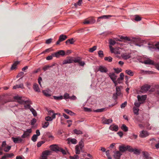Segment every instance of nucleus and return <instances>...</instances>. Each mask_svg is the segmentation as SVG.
Wrapping results in <instances>:
<instances>
[{
	"mask_svg": "<svg viewBox=\"0 0 159 159\" xmlns=\"http://www.w3.org/2000/svg\"><path fill=\"white\" fill-rule=\"evenodd\" d=\"M66 53L64 51L60 50L58 51L53 53V56L57 58H58L60 56H64L65 55Z\"/></svg>",
	"mask_w": 159,
	"mask_h": 159,
	"instance_id": "4",
	"label": "nucleus"
},
{
	"mask_svg": "<svg viewBox=\"0 0 159 159\" xmlns=\"http://www.w3.org/2000/svg\"><path fill=\"white\" fill-rule=\"evenodd\" d=\"M63 98L66 100L68 99H70V96H69V94L67 93H65L63 96Z\"/></svg>",
	"mask_w": 159,
	"mask_h": 159,
	"instance_id": "50",
	"label": "nucleus"
},
{
	"mask_svg": "<svg viewBox=\"0 0 159 159\" xmlns=\"http://www.w3.org/2000/svg\"><path fill=\"white\" fill-rule=\"evenodd\" d=\"M149 135V133L147 131L142 130L140 132L139 136L142 138H143L148 136Z\"/></svg>",
	"mask_w": 159,
	"mask_h": 159,
	"instance_id": "16",
	"label": "nucleus"
},
{
	"mask_svg": "<svg viewBox=\"0 0 159 159\" xmlns=\"http://www.w3.org/2000/svg\"><path fill=\"white\" fill-rule=\"evenodd\" d=\"M55 65V64H52L51 65L45 66L43 67V70H44V71H45L47 70L49 68L52 67Z\"/></svg>",
	"mask_w": 159,
	"mask_h": 159,
	"instance_id": "29",
	"label": "nucleus"
},
{
	"mask_svg": "<svg viewBox=\"0 0 159 159\" xmlns=\"http://www.w3.org/2000/svg\"><path fill=\"white\" fill-rule=\"evenodd\" d=\"M116 93L115 94H114L113 97L115 98H116L117 96L120 95L121 94V91L120 88L119 86H116Z\"/></svg>",
	"mask_w": 159,
	"mask_h": 159,
	"instance_id": "14",
	"label": "nucleus"
},
{
	"mask_svg": "<svg viewBox=\"0 0 159 159\" xmlns=\"http://www.w3.org/2000/svg\"><path fill=\"white\" fill-rule=\"evenodd\" d=\"M58 151L61 152L64 155H66V152L64 150L61 148L60 147Z\"/></svg>",
	"mask_w": 159,
	"mask_h": 159,
	"instance_id": "57",
	"label": "nucleus"
},
{
	"mask_svg": "<svg viewBox=\"0 0 159 159\" xmlns=\"http://www.w3.org/2000/svg\"><path fill=\"white\" fill-rule=\"evenodd\" d=\"M114 70L115 72L117 74L121 72L122 71V70L120 68H114Z\"/></svg>",
	"mask_w": 159,
	"mask_h": 159,
	"instance_id": "60",
	"label": "nucleus"
},
{
	"mask_svg": "<svg viewBox=\"0 0 159 159\" xmlns=\"http://www.w3.org/2000/svg\"><path fill=\"white\" fill-rule=\"evenodd\" d=\"M98 56L102 58L104 56V54L103 53V52L102 50L99 51L98 52Z\"/></svg>",
	"mask_w": 159,
	"mask_h": 159,
	"instance_id": "51",
	"label": "nucleus"
},
{
	"mask_svg": "<svg viewBox=\"0 0 159 159\" xmlns=\"http://www.w3.org/2000/svg\"><path fill=\"white\" fill-rule=\"evenodd\" d=\"M109 48L111 53H114L116 54H118L119 52L117 50V49L116 48H114L111 46H109Z\"/></svg>",
	"mask_w": 159,
	"mask_h": 159,
	"instance_id": "26",
	"label": "nucleus"
},
{
	"mask_svg": "<svg viewBox=\"0 0 159 159\" xmlns=\"http://www.w3.org/2000/svg\"><path fill=\"white\" fill-rule=\"evenodd\" d=\"M12 140L15 143H18L22 142L23 140L21 137L17 136L16 137H12L11 138Z\"/></svg>",
	"mask_w": 159,
	"mask_h": 159,
	"instance_id": "5",
	"label": "nucleus"
},
{
	"mask_svg": "<svg viewBox=\"0 0 159 159\" xmlns=\"http://www.w3.org/2000/svg\"><path fill=\"white\" fill-rule=\"evenodd\" d=\"M51 152L50 151H46L43 152V155L47 156L50 155Z\"/></svg>",
	"mask_w": 159,
	"mask_h": 159,
	"instance_id": "54",
	"label": "nucleus"
},
{
	"mask_svg": "<svg viewBox=\"0 0 159 159\" xmlns=\"http://www.w3.org/2000/svg\"><path fill=\"white\" fill-rule=\"evenodd\" d=\"M98 70L102 73H107L108 71V70L105 66H100L98 68Z\"/></svg>",
	"mask_w": 159,
	"mask_h": 159,
	"instance_id": "17",
	"label": "nucleus"
},
{
	"mask_svg": "<svg viewBox=\"0 0 159 159\" xmlns=\"http://www.w3.org/2000/svg\"><path fill=\"white\" fill-rule=\"evenodd\" d=\"M64 110L66 113L71 116H73L75 115V113H74L68 109H64Z\"/></svg>",
	"mask_w": 159,
	"mask_h": 159,
	"instance_id": "35",
	"label": "nucleus"
},
{
	"mask_svg": "<svg viewBox=\"0 0 159 159\" xmlns=\"http://www.w3.org/2000/svg\"><path fill=\"white\" fill-rule=\"evenodd\" d=\"M142 103L139 101V102H137V101H136L135 102H134V105H135V107H137V108H138L140 107V105L142 104Z\"/></svg>",
	"mask_w": 159,
	"mask_h": 159,
	"instance_id": "52",
	"label": "nucleus"
},
{
	"mask_svg": "<svg viewBox=\"0 0 159 159\" xmlns=\"http://www.w3.org/2000/svg\"><path fill=\"white\" fill-rule=\"evenodd\" d=\"M127 102L126 101L124 102V103H122L120 105V107L121 108H123L125 107L127 105Z\"/></svg>",
	"mask_w": 159,
	"mask_h": 159,
	"instance_id": "64",
	"label": "nucleus"
},
{
	"mask_svg": "<svg viewBox=\"0 0 159 159\" xmlns=\"http://www.w3.org/2000/svg\"><path fill=\"white\" fill-rule=\"evenodd\" d=\"M19 63V61H15L12 65L11 67V70H13L15 69L17 65Z\"/></svg>",
	"mask_w": 159,
	"mask_h": 159,
	"instance_id": "32",
	"label": "nucleus"
},
{
	"mask_svg": "<svg viewBox=\"0 0 159 159\" xmlns=\"http://www.w3.org/2000/svg\"><path fill=\"white\" fill-rule=\"evenodd\" d=\"M129 152H133L134 153L136 154H139L140 152L139 150L136 148L134 149L131 146V148H130Z\"/></svg>",
	"mask_w": 159,
	"mask_h": 159,
	"instance_id": "24",
	"label": "nucleus"
},
{
	"mask_svg": "<svg viewBox=\"0 0 159 159\" xmlns=\"http://www.w3.org/2000/svg\"><path fill=\"white\" fill-rule=\"evenodd\" d=\"M67 143L69 144H75L77 143V140L75 138H68L67 139Z\"/></svg>",
	"mask_w": 159,
	"mask_h": 159,
	"instance_id": "12",
	"label": "nucleus"
},
{
	"mask_svg": "<svg viewBox=\"0 0 159 159\" xmlns=\"http://www.w3.org/2000/svg\"><path fill=\"white\" fill-rule=\"evenodd\" d=\"M118 127L117 125H112L110 126L109 127V129L112 131L116 132L118 130Z\"/></svg>",
	"mask_w": 159,
	"mask_h": 159,
	"instance_id": "19",
	"label": "nucleus"
},
{
	"mask_svg": "<svg viewBox=\"0 0 159 159\" xmlns=\"http://www.w3.org/2000/svg\"><path fill=\"white\" fill-rule=\"evenodd\" d=\"M53 98L54 99L57 100H61L63 99V96L62 95L59 96H54Z\"/></svg>",
	"mask_w": 159,
	"mask_h": 159,
	"instance_id": "38",
	"label": "nucleus"
},
{
	"mask_svg": "<svg viewBox=\"0 0 159 159\" xmlns=\"http://www.w3.org/2000/svg\"><path fill=\"white\" fill-rule=\"evenodd\" d=\"M148 47L150 50L159 51V42L153 44L148 43Z\"/></svg>",
	"mask_w": 159,
	"mask_h": 159,
	"instance_id": "2",
	"label": "nucleus"
},
{
	"mask_svg": "<svg viewBox=\"0 0 159 159\" xmlns=\"http://www.w3.org/2000/svg\"><path fill=\"white\" fill-rule=\"evenodd\" d=\"M50 148L52 150L55 152H57L60 147L56 145H52L50 146Z\"/></svg>",
	"mask_w": 159,
	"mask_h": 159,
	"instance_id": "22",
	"label": "nucleus"
},
{
	"mask_svg": "<svg viewBox=\"0 0 159 159\" xmlns=\"http://www.w3.org/2000/svg\"><path fill=\"white\" fill-rule=\"evenodd\" d=\"M113 16H114L111 15H103L98 17L97 21V22L100 21V19H107Z\"/></svg>",
	"mask_w": 159,
	"mask_h": 159,
	"instance_id": "18",
	"label": "nucleus"
},
{
	"mask_svg": "<svg viewBox=\"0 0 159 159\" xmlns=\"http://www.w3.org/2000/svg\"><path fill=\"white\" fill-rule=\"evenodd\" d=\"M135 20L136 21H139L141 20V18L138 15L135 16Z\"/></svg>",
	"mask_w": 159,
	"mask_h": 159,
	"instance_id": "55",
	"label": "nucleus"
},
{
	"mask_svg": "<svg viewBox=\"0 0 159 159\" xmlns=\"http://www.w3.org/2000/svg\"><path fill=\"white\" fill-rule=\"evenodd\" d=\"M33 89L36 92H40V90L39 87L38 85L36 83L34 84L33 85Z\"/></svg>",
	"mask_w": 159,
	"mask_h": 159,
	"instance_id": "27",
	"label": "nucleus"
},
{
	"mask_svg": "<svg viewBox=\"0 0 159 159\" xmlns=\"http://www.w3.org/2000/svg\"><path fill=\"white\" fill-rule=\"evenodd\" d=\"M38 138V136H37L35 134L33 135L31 138V140L34 142H35L37 141Z\"/></svg>",
	"mask_w": 159,
	"mask_h": 159,
	"instance_id": "49",
	"label": "nucleus"
},
{
	"mask_svg": "<svg viewBox=\"0 0 159 159\" xmlns=\"http://www.w3.org/2000/svg\"><path fill=\"white\" fill-rule=\"evenodd\" d=\"M139 109L138 108L136 107H134L133 108V111L134 114L137 115H138Z\"/></svg>",
	"mask_w": 159,
	"mask_h": 159,
	"instance_id": "33",
	"label": "nucleus"
},
{
	"mask_svg": "<svg viewBox=\"0 0 159 159\" xmlns=\"http://www.w3.org/2000/svg\"><path fill=\"white\" fill-rule=\"evenodd\" d=\"M157 141L155 139L152 138V139H150L149 141V143L151 144L152 145H155Z\"/></svg>",
	"mask_w": 159,
	"mask_h": 159,
	"instance_id": "41",
	"label": "nucleus"
},
{
	"mask_svg": "<svg viewBox=\"0 0 159 159\" xmlns=\"http://www.w3.org/2000/svg\"><path fill=\"white\" fill-rule=\"evenodd\" d=\"M14 156V154L12 153L10 154L7 153L5 155L3 156V158H7L11 157Z\"/></svg>",
	"mask_w": 159,
	"mask_h": 159,
	"instance_id": "36",
	"label": "nucleus"
},
{
	"mask_svg": "<svg viewBox=\"0 0 159 159\" xmlns=\"http://www.w3.org/2000/svg\"><path fill=\"white\" fill-rule=\"evenodd\" d=\"M144 63L145 64H152L153 63V62L152 60H148L145 61H144Z\"/></svg>",
	"mask_w": 159,
	"mask_h": 159,
	"instance_id": "42",
	"label": "nucleus"
},
{
	"mask_svg": "<svg viewBox=\"0 0 159 159\" xmlns=\"http://www.w3.org/2000/svg\"><path fill=\"white\" fill-rule=\"evenodd\" d=\"M68 58L63 61L62 63L64 65L73 63V58L72 57H69Z\"/></svg>",
	"mask_w": 159,
	"mask_h": 159,
	"instance_id": "20",
	"label": "nucleus"
},
{
	"mask_svg": "<svg viewBox=\"0 0 159 159\" xmlns=\"http://www.w3.org/2000/svg\"><path fill=\"white\" fill-rule=\"evenodd\" d=\"M14 99L17 100V102L20 104H25L27 103H29V104L24 106L25 109H29L30 110V109L32 108L30 105V104H31V102L28 98L19 96L18 95L14 96Z\"/></svg>",
	"mask_w": 159,
	"mask_h": 159,
	"instance_id": "1",
	"label": "nucleus"
},
{
	"mask_svg": "<svg viewBox=\"0 0 159 159\" xmlns=\"http://www.w3.org/2000/svg\"><path fill=\"white\" fill-rule=\"evenodd\" d=\"M67 38V36L66 35L62 34L60 36L59 39V40L62 42L65 40Z\"/></svg>",
	"mask_w": 159,
	"mask_h": 159,
	"instance_id": "30",
	"label": "nucleus"
},
{
	"mask_svg": "<svg viewBox=\"0 0 159 159\" xmlns=\"http://www.w3.org/2000/svg\"><path fill=\"white\" fill-rule=\"evenodd\" d=\"M74 41H73V38L68 39L66 41V43L67 44L70 43V44H73L74 43Z\"/></svg>",
	"mask_w": 159,
	"mask_h": 159,
	"instance_id": "40",
	"label": "nucleus"
},
{
	"mask_svg": "<svg viewBox=\"0 0 159 159\" xmlns=\"http://www.w3.org/2000/svg\"><path fill=\"white\" fill-rule=\"evenodd\" d=\"M109 76L112 81L116 80L117 76L114 73H110Z\"/></svg>",
	"mask_w": 159,
	"mask_h": 159,
	"instance_id": "25",
	"label": "nucleus"
},
{
	"mask_svg": "<svg viewBox=\"0 0 159 159\" xmlns=\"http://www.w3.org/2000/svg\"><path fill=\"white\" fill-rule=\"evenodd\" d=\"M42 93L47 97H49L51 96V91L49 89L43 90Z\"/></svg>",
	"mask_w": 159,
	"mask_h": 159,
	"instance_id": "11",
	"label": "nucleus"
},
{
	"mask_svg": "<svg viewBox=\"0 0 159 159\" xmlns=\"http://www.w3.org/2000/svg\"><path fill=\"white\" fill-rule=\"evenodd\" d=\"M104 60L105 61H107L109 62H111L112 61V58L111 57H106L104 58Z\"/></svg>",
	"mask_w": 159,
	"mask_h": 159,
	"instance_id": "53",
	"label": "nucleus"
},
{
	"mask_svg": "<svg viewBox=\"0 0 159 159\" xmlns=\"http://www.w3.org/2000/svg\"><path fill=\"white\" fill-rule=\"evenodd\" d=\"M102 122L103 124L109 125L112 122V120L111 119H107L103 117L102 119Z\"/></svg>",
	"mask_w": 159,
	"mask_h": 159,
	"instance_id": "10",
	"label": "nucleus"
},
{
	"mask_svg": "<svg viewBox=\"0 0 159 159\" xmlns=\"http://www.w3.org/2000/svg\"><path fill=\"white\" fill-rule=\"evenodd\" d=\"M96 21V20L92 17L89 18L88 19H85L83 22L84 24H93Z\"/></svg>",
	"mask_w": 159,
	"mask_h": 159,
	"instance_id": "8",
	"label": "nucleus"
},
{
	"mask_svg": "<svg viewBox=\"0 0 159 159\" xmlns=\"http://www.w3.org/2000/svg\"><path fill=\"white\" fill-rule=\"evenodd\" d=\"M120 77L119 78H118L117 80V81H118V83H120L119 81L120 80H123L124 75L123 73H121L120 74Z\"/></svg>",
	"mask_w": 159,
	"mask_h": 159,
	"instance_id": "44",
	"label": "nucleus"
},
{
	"mask_svg": "<svg viewBox=\"0 0 159 159\" xmlns=\"http://www.w3.org/2000/svg\"><path fill=\"white\" fill-rule=\"evenodd\" d=\"M70 159H78L79 157L77 155H75L73 156H70Z\"/></svg>",
	"mask_w": 159,
	"mask_h": 159,
	"instance_id": "61",
	"label": "nucleus"
},
{
	"mask_svg": "<svg viewBox=\"0 0 159 159\" xmlns=\"http://www.w3.org/2000/svg\"><path fill=\"white\" fill-rule=\"evenodd\" d=\"M32 131V129H27L24 132L23 134L21 136V137L25 138L29 136Z\"/></svg>",
	"mask_w": 159,
	"mask_h": 159,
	"instance_id": "6",
	"label": "nucleus"
},
{
	"mask_svg": "<svg viewBox=\"0 0 159 159\" xmlns=\"http://www.w3.org/2000/svg\"><path fill=\"white\" fill-rule=\"evenodd\" d=\"M142 154L143 159H153L147 152H143Z\"/></svg>",
	"mask_w": 159,
	"mask_h": 159,
	"instance_id": "15",
	"label": "nucleus"
},
{
	"mask_svg": "<svg viewBox=\"0 0 159 159\" xmlns=\"http://www.w3.org/2000/svg\"><path fill=\"white\" fill-rule=\"evenodd\" d=\"M125 73L128 75L130 76H132L134 75V73L130 70H126L125 71Z\"/></svg>",
	"mask_w": 159,
	"mask_h": 159,
	"instance_id": "37",
	"label": "nucleus"
},
{
	"mask_svg": "<svg viewBox=\"0 0 159 159\" xmlns=\"http://www.w3.org/2000/svg\"><path fill=\"white\" fill-rule=\"evenodd\" d=\"M36 122V120L35 118L33 119L30 122V124L32 125H34Z\"/></svg>",
	"mask_w": 159,
	"mask_h": 159,
	"instance_id": "63",
	"label": "nucleus"
},
{
	"mask_svg": "<svg viewBox=\"0 0 159 159\" xmlns=\"http://www.w3.org/2000/svg\"><path fill=\"white\" fill-rule=\"evenodd\" d=\"M48 112V116H52V115H54L56 117V115H57V114H55L54 111L52 110H47Z\"/></svg>",
	"mask_w": 159,
	"mask_h": 159,
	"instance_id": "31",
	"label": "nucleus"
},
{
	"mask_svg": "<svg viewBox=\"0 0 159 159\" xmlns=\"http://www.w3.org/2000/svg\"><path fill=\"white\" fill-rule=\"evenodd\" d=\"M130 148H131V146L129 145L125 146L124 145H120L119 147L120 151L122 152H124L127 150L129 152Z\"/></svg>",
	"mask_w": 159,
	"mask_h": 159,
	"instance_id": "3",
	"label": "nucleus"
},
{
	"mask_svg": "<svg viewBox=\"0 0 159 159\" xmlns=\"http://www.w3.org/2000/svg\"><path fill=\"white\" fill-rule=\"evenodd\" d=\"M75 134L78 135L80 134H83V132L82 131H81L80 130H78L77 129H75L73 130Z\"/></svg>",
	"mask_w": 159,
	"mask_h": 159,
	"instance_id": "39",
	"label": "nucleus"
},
{
	"mask_svg": "<svg viewBox=\"0 0 159 159\" xmlns=\"http://www.w3.org/2000/svg\"><path fill=\"white\" fill-rule=\"evenodd\" d=\"M121 128V129L125 132H127L128 130V128L124 124H123L122 125Z\"/></svg>",
	"mask_w": 159,
	"mask_h": 159,
	"instance_id": "43",
	"label": "nucleus"
},
{
	"mask_svg": "<svg viewBox=\"0 0 159 159\" xmlns=\"http://www.w3.org/2000/svg\"><path fill=\"white\" fill-rule=\"evenodd\" d=\"M23 86L24 85L23 84H21L18 85H16L13 87V89H16L20 88L23 89Z\"/></svg>",
	"mask_w": 159,
	"mask_h": 159,
	"instance_id": "34",
	"label": "nucleus"
},
{
	"mask_svg": "<svg viewBox=\"0 0 159 159\" xmlns=\"http://www.w3.org/2000/svg\"><path fill=\"white\" fill-rule=\"evenodd\" d=\"M82 0H79V1L76 3H75L74 4V6L75 7H76L77 5H78L79 6H80L82 4Z\"/></svg>",
	"mask_w": 159,
	"mask_h": 159,
	"instance_id": "58",
	"label": "nucleus"
},
{
	"mask_svg": "<svg viewBox=\"0 0 159 159\" xmlns=\"http://www.w3.org/2000/svg\"><path fill=\"white\" fill-rule=\"evenodd\" d=\"M79 147L82 148L84 146V143L82 140H81L79 143Z\"/></svg>",
	"mask_w": 159,
	"mask_h": 159,
	"instance_id": "62",
	"label": "nucleus"
},
{
	"mask_svg": "<svg viewBox=\"0 0 159 159\" xmlns=\"http://www.w3.org/2000/svg\"><path fill=\"white\" fill-rule=\"evenodd\" d=\"M49 125V123L48 122H45L44 123L42 124V127L43 128H46Z\"/></svg>",
	"mask_w": 159,
	"mask_h": 159,
	"instance_id": "46",
	"label": "nucleus"
},
{
	"mask_svg": "<svg viewBox=\"0 0 159 159\" xmlns=\"http://www.w3.org/2000/svg\"><path fill=\"white\" fill-rule=\"evenodd\" d=\"M113 157L115 159H120V157L122 155L120 151H116L114 152Z\"/></svg>",
	"mask_w": 159,
	"mask_h": 159,
	"instance_id": "13",
	"label": "nucleus"
},
{
	"mask_svg": "<svg viewBox=\"0 0 159 159\" xmlns=\"http://www.w3.org/2000/svg\"><path fill=\"white\" fill-rule=\"evenodd\" d=\"M30 111L31 112L32 114L34 116H37V113L36 111L33 108L30 109Z\"/></svg>",
	"mask_w": 159,
	"mask_h": 159,
	"instance_id": "47",
	"label": "nucleus"
},
{
	"mask_svg": "<svg viewBox=\"0 0 159 159\" xmlns=\"http://www.w3.org/2000/svg\"><path fill=\"white\" fill-rule=\"evenodd\" d=\"M55 118V115H52V116H46L45 118V120H46L47 122H48V121H52V120L53 119H54Z\"/></svg>",
	"mask_w": 159,
	"mask_h": 159,
	"instance_id": "23",
	"label": "nucleus"
},
{
	"mask_svg": "<svg viewBox=\"0 0 159 159\" xmlns=\"http://www.w3.org/2000/svg\"><path fill=\"white\" fill-rule=\"evenodd\" d=\"M96 48L97 47L96 46H94L92 48H90L89 51L90 52H93L96 49Z\"/></svg>",
	"mask_w": 159,
	"mask_h": 159,
	"instance_id": "56",
	"label": "nucleus"
},
{
	"mask_svg": "<svg viewBox=\"0 0 159 159\" xmlns=\"http://www.w3.org/2000/svg\"><path fill=\"white\" fill-rule=\"evenodd\" d=\"M81 60V58L80 57H78L76 58H75L74 59H73V62L75 63H79Z\"/></svg>",
	"mask_w": 159,
	"mask_h": 159,
	"instance_id": "45",
	"label": "nucleus"
},
{
	"mask_svg": "<svg viewBox=\"0 0 159 159\" xmlns=\"http://www.w3.org/2000/svg\"><path fill=\"white\" fill-rule=\"evenodd\" d=\"M150 85L148 84H145L141 87V92L142 93H146L150 89Z\"/></svg>",
	"mask_w": 159,
	"mask_h": 159,
	"instance_id": "7",
	"label": "nucleus"
},
{
	"mask_svg": "<svg viewBox=\"0 0 159 159\" xmlns=\"http://www.w3.org/2000/svg\"><path fill=\"white\" fill-rule=\"evenodd\" d=\"M121 57L124 60H127L131 57V54L130 53H125L121 54Z\"/></svg>",
	"mask_w": 159,
	"mask_h": 159,
	"instance_id": "21",
	"label": "nucleus"
},
{
	"mask_svg": "<svg viewBox=\"0 0 159 159\" xmlns=\"http://www.w3.org/2000/svg\"><path fill=\"white\" fill-rule=\"evenodd\" d=\"M11 148V146H8L6 147H5L3 148L4 151L6 152H8L10 150Z\"/></svg>",
	"mask_w": 159,
	"mask_h": 159,
	"instance_id": "48",
	"label": "nucleus"
},
{
	"mask_svg": "<svg viewBox=\"0 0 159 159\" xmlns=\"http://www.w3.org/2000/svg\"><path fill=\"white\" fill-rule=\"evenodd\" d=\"M82 148L80 147L78 145H77L75 146V153L76 154H80V150H81Z\"/></svg>",
	"mask_w": 159,
	"mask_h": 159,
	"instance_id": "28",
	"label": "nucleus"
},
{
	"mask_svg": "<svg viewBox=\"0 0 159 159\" xmlns=\"http://www.w3.org/2000/svg\"><path fill=\"white\" fill-rule=\"evenodd\" d=\"M137 97L138 101H139L143 103L145 100L147 96L146 95L141 96L138 95Z\"/></svg>",
	"mask_w": 159,
	"mask_h": 159,
	"instance_id": "9",
	"label": "nucleus"
},
{
	"mask_svg": "<svg viewBox=\"0 0 159 159\" xmlns=\"http://www.w3.org/2000/svg\"><path fill=\"white\" fill-rule=\"evenodd\" d=\"M109 43L110 46L111 45H113L116 44V42L115 40L110 39L109 40Z\"/></svg>",
	"mask_w": 159,
	"mask_h": 159,
	"instance_id": "59",
	"label": "nucleus"
}]
</instances>
